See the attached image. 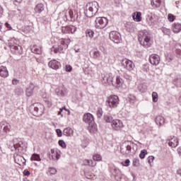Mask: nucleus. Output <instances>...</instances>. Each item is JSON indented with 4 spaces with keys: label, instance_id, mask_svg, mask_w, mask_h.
Instances as JSON below:
<instances>
[{
    "label": "nucleus",
    "instance_id": "1",
    "mask_svg": "<svg viewBox=\"0 0 181 181\" xmlns=\"http://www.w3.org/2000/svg\"><path fill=\"white\" fill-rule=\"evenodd\" d=\"M138 40L141 46L146 48L151 47L152 43H153V40H152L149 32L146 30H143L139 32Z\"/></svg>",
    "mask_w": 181,
    "mask_h": 181
},
{
    "label": "nucleus",
    "instance_id": "2",
    "mask_svg": "<svg viewBox=\"0 0 181 181\" xmlns=\"http://www.w3.org/2000/svg\"><path fill=\"white\" fill-rule=\"evenodd\" d=\"M83 122L88 124V129L91 133L97 132V125H95V122H94V116L91 113H86L83 115Z\"/></svg>",
    "mask_w": 181,
    "mask_h": 181
},
{
    "label": "nucleus",
    "instance_id": "3",
    "mask_svg": "<svg viewBox=\"0 0 181 181\" xmlns=\"http://www.w3.org/2000/svg\"><path fill=\"white\" fill-rule=\"evenodd\" d=\"M97 12H98V3L97 1L88 3L84 11V13L88 18H93Z\"/></svg>",
    "mask_w": 181,
    "mask_h": 181
},
{
    "label": "nucleus",
    "instance_id": "4",
    "mask_svg": "<svg viewBox=\"0 0 181 181\" xmlns=\"http://www.w3.org/2000/svg\"><path fill=\"white\" fill-rule=\"evenodd\" d=\"M69 43H70V39H60L58 41L57 46L52 47V52L54 53H63L69 47Z\"/></svg>",
    "mask_w": 181,
    "mask_h": 181
},
{
    "label": "nucleus",
    "instance_id": "5",
    "mask_svg": "<svg viewBox=\"0 0 181 181\" xmlns=\"http://www.w3.org/2000/svg\"><path fill=\"white\" fill-rule=\"evenodd\" d=\"M107 105L109 108H117L119 105V98L117 95H112L107 98Z\"/></svg>",
    "mask_w": 181,
    "mask_h": 181
},
{
    "label": "nucleus",
    "instance_id": "6",
    "mask_svg": "<svg viewBox=\"0 0 181 181\" xmlns=\"http://www.w3.org/2000/svg\"><path fill=\"white\" fill-rule=\"evenodd\" d=\"M95 22L97 29H104V28H106L108 25V19L105 17H98Z\"/></svg>",
    "mask_w": 181,
    "mask_h": 181
},
{
    "label": "nucleus",
    "instance_id": "7",
    "mask_svg": "<svg viewBox=\"0 0 181 181\" xmlns=\"http://www.w3.org/2000/svg\"><path fill=\"white\" fill-rule=\"evenodd\" d=\"M132 149V143H131L130 141H124L121 146L120 152L123 155H129V153H131Z\"/></svg>",
    "mask_w": 181,
    "mask_h": 181
},
{
    "label": "nucleus",
    "instance_id": "8",
    "mask_svg": "<svg viewBox=\"0 0 181 181\" xmlns=\"http://www.w3.org/2000/svg\"><path fill=\"white\" fill-rule=\"evenodd\" d=\"M114 80V76H112V74H102V84L103 86H111Z\"/></svg>",
    "mask_w": 181,
    "mask_h": 181
},
{
    "label": "nucleus",
    "instance_id": "9",
    "mask_svg": "<svg viewBox=\"0 0 181 181\" xmlns=\"http://www.w3.org/2000/svg\"><path fill=\"white\" fill-rule=\"evenodd\" d=\"M34 115L39 117L43 115L45 112V106L41 103H35L33 105Z\"/></svg>",
    "mask_w": 181,
    "mask_h": 181
},
{
    "label": "nucleus",
    "instance_id": "10",
    "mask_svg": "<svg viewBox=\"0 0 181 181\" xmlns=\"http://www.w3.org/2000/svg\"><path fill=\"white\" fill-rule=\"evenodd\" d=\"M110 127L113 131H121L124 128V123L120 119H115Z\"/></svg>",
    "mask_w": 181,
    "mask_h": 181
},
{
    "label": "nucleus",
    "instance_id": "11",
    "mask_svg": "<svg viewBox=\"0 0 181 181\" xmlns=\"http://www.w3.org/2000/svg\"><path fill=\"white\" fill-rule=\"evenodd\" d=\"M67 21H71V22H74V21H77L78 18V13L76 10H69L68 13L65 15Z\"/></svg>",
    "mask_w": 181,
    "mask_h": 181
},
{
    "label": "nucleus",
    "instance_id": "12",
    "mask_svg": "<svg viewBox=\"0 0 181 181\" xmlns=\"http://www.w3.org/2000/svg\"><path fill=\"white\" fill-rule=\"evenodd\" d=\"M122 66L124 67V69L129 70V71H132V70H134V67H135V64H134L133 62L128 59H122Z\"/></svg>",
    "mask_w": 181,
    "mask_h": 181
},
{
    "label": "nucleus",
    "instance_id": "13",
    "mask_svg": "<svg viewBox=\"0 0 181 181\" xmlns=\"http://www.w3.org/2000/svg\"><path fill=\"white\" fill-rule=\"evenodd\" d=\"M49 158L51 160H59L60 159V151L54 148L51 149L49 153Z\"/></svg>",
    "mask_w": 181,
    "mask_h": 181
},
{
    "label": "nucleus",
    "instance_id": "14",
    "mask_svg": "<svg viewBox=\"0 0 181 181\" xmlns=\"http://www.w3.org/2000/svg\"><path fill=\"white\" fill-rule=\"evenodd\" d=\"M110 39L114 43H119L121 42V35L117 31H112L110 33Z\"/></svg>",
    "mask_w": 181,
    "mask_h": 181
},
{
    "label": "nucleus",
    "instance_id": "15",
    "mask_svg": "<svg viewBox=\"0 0 181 181\" xmlns=\"http://www.w3.org/2000/svg\"><path fill=\"white\" fill-rule=\"evenodd\" d=\"M14 160L15 163L20 166H25V165H26V160L25 159V158L18 153L14 154Z\"/></svg>",
    "mask_w": 181,
    "mask_h": 181
},
{
    "label": "nucleus",
    "instance_id": "16",
    "mask_svg": "<svg viewBox=\"0 0 181 181\" xmlns=\"http://www.w3.org/2000/svg\"><path fill=\"white\" fill-rule=\"evenodd\" d=\"M149 62L153 66H158L160 62V57L158 54H153L149 57Z\"/></svg>",
    "mask_w": 181,
    "mask_h": 181
},
{
    "label": "nucleus",
    "instance_id": "17",
    "mask_svg": "<svg viewBox=\"0 0 181 181\" xmlns=\"http://www.w3.org/2000/svg\"><path fill=\"white\" fill-rule=\"evenodd\" d=\"M55 93L58 97H64L67 95V90L64 86H61L56 88Z\"/></svg>",
    "mask_w": 181,
    "mask_h": 181
},
{
    "label": "nucleus",
    "instance_id": "18",
    "mask_svg": "<svg viewBox=\"0 0 181 181\" xmlns=\"http://www.w3.org/2000/svg\"><path fill=\"white\" fill-rule=\"evenodd\" d=\"M168 145L171 146V148H176V146L179 145V139L175 136H170L168 140Z\"/></svg>",
    "mask_w": 181,
    "mask_h": 181
},
{
    "label": "nucleus",
    "instance_id": "19",
    "mask_svg": "<svg viewBox=\"0 0 181 181\" xmlns=\"http://www.w3.org/2000/svg\"><path fill=\"white\" fill-rule=\"evenodd\" d=\"M48 66L49 67H50V69H53V70H59V69L62 67V64H60V62L55 59L50 61L48 63Z\"/></svg>",
    "mask_w": 181,
    "mask_h": 181
},
{
    "label": "nucleus",
    "instance_id": "20",
    "mask_svg": "<svg viewBox=\"0 0 181 181\" xmlns=\"http://www.w3.org/2000/svg\"><path fill=\"white\" fill-rule=\"evenodd\" d=\"M124 85V79L121 76H117L115 81H113L112 86L116 88H119Z\"/></svg>",
    "mask_w": 181,
    "mask_h": 181
},
{
    "label": "nucleus",
    "instance_id": "21",
    "mask_svg": "<svg viewBox=\"0 0 181 181\" xmlns=\"http://www.w3.org/2000/svg\"><path fill=\"white\" fill-rule=\"evenodd\" d=\"M16 151H18L19 153H25V146H23V142L19 141L18 143L13 145Z\"/></svg>",
    "mask_w": 181,
    "mask_h": 181
},
{
    "label": "nucleus",
    "instance_id": "22",
    "mask_svg": "<svg viewBox=\"0 0 181 181\" xmlns=\"http://www.w3.org/2000/svg\"><path fill=\"white\" fill-rule=\"evenodd\" d=\"M77 30V28L74 27V25H69L66 27H63L62 28V32L64 33H74Z\"/></svg>",
    "mask_w": 181,
    "mask_h": 181
},
{
    "label": "nucleus",
    "instance_id": "23",
    "mask_svg": "<svg viewBox=\"0 0 181 181\" xmlns=\"http://www.w3.org/2000/svg\"><path fill=\"white\" fill-rule=\"evenodd\" d=\"M63 134L65 136H73L74 135V130L71 127H66L64 129Z\"/></svg>",
    "mask_w": 181,
    "mask_h": 181
},
{
    "label": "nucleus",
    "instance_id": "24",
    "mask_svg": "<svg viewBox=\"0 0 181 181\" xmlns=\"http://www.w3.org/2000/svg\"><path fill=\"white\" fill-rule=\"evenodd\" d=\"M0 76L1 77H4V78H6V77H8V76H9L6 66H0Z\"/></svg>",
    "mask_w": 181,
    "mask_h": 181
},
{
    "label": "nucleus",
    "instance_id": "25",
    "mask_svg": "<svg viewBox=\"0 0 181 181\" xmlns=\"http://www.w3.org/2000/svg\"><path fill=\"white\" fill-rule=\"evenodd\" d=\"M10 49H11V51L13 53H16V54H22V47L19 46L18 44L16 45H14L13 47Z\"/></svg>",
    "mask_w": 181,
    "mask_h": 181
},
{
    "label": "nucleus",
    "instance_id": "26",
    "mask_svg": "<svg viewBox=\"0 0 181 181\" xmlns=\"http://www.w3.org/2000/svg\"><path fill=\"white\" fill-rule=\"evenodd\" d=\"M34 11L36 13H42L45 11V5L43 4H38L35 6Z\"/></svg>",
    "mask_w": 181,
    "mask_h": 181
},
{
    "label": "nucleus",
    "instance_id": "27",
    "mask_svg": "<svg viewBox=\"0 0 181 181\" xmlns=\"http://www.w3.org/2000/svg\"><path fill=\"white\" fill-rule=\"evenodd\" d=\"M174 33H180L181 32V24L180 23H175L172 25Z\"/></svg>",
    "mask_w": 181,
    "mask_h": 181
},
{
    "label": "nucleus",
    "instance_id": "28",
    "mask_svg": "<svg viewBox=\"0 0 181 181\" xmlns=\"http://www.w3.org/2000/svg\"><path fill=\"white\" fill-rule=\"evenodd\" d=\"M33 90H35V86L30 84L25 90L27 97H30L33 94Z\"/></svg>",
    "mask_w": 181,
    "mask_h": 181
},
{
    "label": "nucleus",
    "instance_id": "29",
    "mask_svg": "<svg viewBox=\"0 0 181 181\" xmlns=\"http://www.w3.org/2000/svg\"><path fill=\"white\" fill-rule=\"evenodd\" d=\"M141 15V12L136 11L132 14V18L135 22H141L142 21Z\"/></svg>",
    "mask_w": 181,
    "mask_h": 181
},
{
    "label": "nucleus",
    "instance_id": "30",
    "mask_svg": "<svg viewBox=\"0 0 181 181\" xmlns=\"http://www.w3.org/2000/svg\"><path fill=\"white\" fill-rule=\"evenodd\" d=\"M1 129H3L4 132L8 134V132H11V124L5 122L1 125Z\"/></svg>",
    "mask_w": 181,
    "mask_h": 181
},
{
    "label": "nucleus",
    "instance_id": "31",
    "mask_svg": "<svg viewBox=\"0 0 181 181\" xmlns=\"http://www.w3.org/2000/svg\"><path fill=\"white\" fill-rule=\"evenodd\" d=\"M31 52L35 53L36 54H42V48L37 45H34L31 48Z\"/></svg>",
    "mask_w": 181,
    "mask_h": 181
},
{
    "label": "nucleus",
    "instance_id": "32",
    "mask_svg": "<svg viewBox=\"0 0 181 181\" xmlns=\"http://www.w3.org/2000/svg\"><path fill=\"white\" fill-rule=\"evenodd\" d=\"M156 124L159 125V127H160V125H163V124H165V118L162 116L157 117L156 118Z\"/></svg>",
    "mask_w": 181,
    "mask_h": 181
},
{
    "label": "nucleus",
    "instance_id": "33",
    "mask_svg": "<svg viewBox=\"0 0 181 181\" xmlns=\"http://www.w3.org/2000/svg\"><path fill=\"white\" fill-rule=\"evenodd\" d=\"M162 4V0H152L151 6L153 8H160Z\"/></svg>",
    "mask_w": 181,
    "mask_h": 181
},
{
    "label": "nucleus",
    "instance_id": "34",
    "mask_svg": "<svg viewBox=\"0 0 181 181\" xmlns=\"http://www.w3.org/2000/svg\"><path fill=\"white\" fill-rule=\"evenodd\" d=\"M104 120L105 122H107L108 124H110L112 125V122H114V117L111 115H106L104 116Z\"/></svg>",
    "mask_w": 181,
    "mask_h": 181
},
{
    "label": "nucleus",
    "instance_id": "35",
    "mask_svg": "<svg viewBox=\"0 0 181 181\" xmlns=\"http://www.w3.org/2000/svg\"><path fill=\"white\" fill-rule=\"evenodd\" d=\"M16 45H18V40H16V39L12 38L11 40H8V47L10 49L14 46H16Z\"/></svg>",
    "mask_w": 181,
    "mask_h": 181
},
{
    "label": "nucleus",
    "instance_id": "36",
    "mask_svg": "<svg viewBox=\"0 0 181 181\" xmlns=\"http://www.w3.org/2000/svg\"><path fill=\"white\" fill-rule=\"evenodd\" d=\"M90 56H92L93 59H98L101 56V53L98 50L93 51L91 52Z\"/></svg>",
    "mask_w": 181,
    "mask_h": 181
},
{
    "label": "nucleus",
    "instance_id": "37",
    "mask_svg": "<svg viewBox=\"0 0 181 181\" xmlns=\"http://www.w3.org/2000/svg\"><path fill=\"white\" fill-rule=\"evenodd\" d=\"M47 173L50 175V176H52V175H56L57 173V170H56V168H48V172H47Z\"/></svg>",
    "mask_w": 181,
    "mask_h": 181
},
{
    "label": "nucleus",
    "instance_id": "38",
    "mask_svg": "<svg viewBox=\"0 0 181 181\" xmlns=\"http://www.w3.org/2000/svg\"><path fill=\"white\" fill-rule=\"evenodd\" d=\"M14 93L17 95H22V94L23 93V89L21 87H18L15 89Z\"/></svg>",
    "mask_w": 181,
    "mask_h": 181
},
{
    "label": "nucleus",
    "instance_id": "39",
    "mask_svg": "<svg viewBox=\"0 0 181 181\" xmlns=\"http://www.w3.org/2000/svg\"><path fill=\"white\" fill-rule=\"evenodd\" d=\"M31 160H37V162H40V160H42L40 159V156L36 153H34L32 156H31Z\"/></svg>",
    "mask_w": 181,
    "mask_h": 181
},
{
    "label": "nucleus",
    "instance_id": "40",
    "mask_svg": "<svg viewBox=\"0 0 181 181\" xmlns=\"http://www.w3.org/2000/svg\"><path fill=\"white\" fill-rule=\"evenodd\" d=\"M158 93L156 92L152 93V100L153 103H158Z\"/></svg>",
    "mask_w": 181,
    "mask_h": 181
},
{
    "label": "nucleus",
    "instance_id": "41",
    "mask_svg": "<svg viewBox=\"0 0 181 181\" xmlns=\"http://www.w3.org/2000/svg\"><path fill=\"white\" fill-rule=\"evenodd\" d=\"M86 37H90V39H91V37H94V31L88 30L86 31Z\"/></svg>",
    "mask_w": 181,
    "mask_h": 181
},
{
    "label": "nucleus",
    "instance_id": "42",
    "mask_svg": "<svg viewBox=\"0 0 181 181\" xmlns=\"http://www.w3.org/2000/svg\"><path fill=\"white\" fill-rule=\"evenodd\" d=\"M168 19L169 21V22H174L175 19H176V16H175L172 13H169L168 15Z\"/></svg>",
    "mask_w": 181,
    "mask_h": 181
},
{
    "label": "nucleus",
    "instance_id": "43",
    "mask_svg": "<svg viewBox=\"0 0 181 181\" xmlns=\"http://www.w3.org/2000/svg\"><path fill=\"white\" fill-rule=\"evenodd\" d=\"M138 90H139V91H141V93H145V91H146V86H145V85H140L138 87Z\"/></svg>",
    "mask_w": 181,
    "mask_h": 181
},
{
    "label": "nucleus",
    "instance_id": "44",
    "mask_svg": "<svg viewBox=\"0 0 181 181\" xmlns=\"http://www.w3.org/2000/svg\"><path fill=\"white\" fill-rule=\"evenodd\" d=\"M146 153H148V151L146 150L141 151L140 154H139V158L141 159H144L145 158V156L146 155Z\"/></svg>",
    "mask_w": 181,
    "mask_h": 181
},
{
    "label": "nucleus",
    "instance_id": "45",
    "mask_svg": "<svg viewBox=\"0 0 181 181\" xmlns=\"http://www.w3.org/2000/svg\"><path fill=\"white\" fill-rule=\"evenodd\" d=\"M103 108L99 107V108L98 109V111H97V116H98V118H101V117H103Z\"/></svg>",
    "mask_w": 181,
    "mask_h": 181
},
{
    "label": "nucleus",
    "instance_id": "46",
    "mask_svg": "<svg viewBox=\"0 0 181 181\" xmlns=\"http://www.w3.org/2000/svg\"><path fill=\"white\" fill-rule=\"evenodd\" d=\"M99 49L100 52H103V54H107V53H108L107 51V48L103 45L100 46Z\"/></svg>",
    "mask_w": 181,
    "mask_h": 181
},
{
    "label": "nucleus",
    "instance_id": "47",
    "mask_svg": "<svg viewBox=\"0 0 181 181\" xmlns=\"http://www.w3.org/2000/svg\"><path fill=\"white\" fill-rule=\"evenodd\" d=\"M162 30H163V33H164V35H167L168 36H169L170 35V29L166 28H163Z\"/></svg>",
    "mask_w": 181,
    "mask_h": 181
},
{
    "label": "nucleus",
    "instance_id": "48",
    "mask_svg": "<svg viewBox=\"0 0 181 181\" xmlns=\"http://www.w3.org/2000/svg\"><path fill=\"white\" fill-rule=\"evenodd\" d=\"M147 22L150 26H153V16H151V17H148V18H147Z\"/></svg>",
    "mask_w": 181,
    "mask_h": 181
},
{
    "label": "nucleus",
    "instance_id": "49",
    "mask_svg": "<svg viewBox=\"0 0 181 181\" xmlns=\"http://www.w3.org/2000/svg\"><path fill=\"white\" fill-rule=\"evenodd\" d=\"M58 144H59V146H62L63 148V149H66V143L64 142V141L59 140L58 141Z\"/></svg>",
    "mask_w": 181,
    "mask_h": 181
},
{
    "label": "nucleus",
    "instance_id": "50",
    "mask_svg": "<svg viewBox=\"0 0 181 181\" xmlns=\"http://www.w3.org/2000/svg\"><path fill=\"white\" fill-rule=\"evenodd\" d=\"M101 159H103V158L100 154H95L93 156V160H101Z\"/></svg>",
    "mask_w": 181,
    "mask_h": 181
},
{
    "label": "nucleus",
    "instance_id": "51",
    "mask_svg": "<svg viewBox=\"0 0 181 181\" xmlns=\"http://www.w3.org/2000/svg\"><path fill=\"white\" fill-rule=\"evenodd\" d=\"M97 165V163L93 161V160H88V166H91L92 168L95 166Z\"/></svg>",
    "mask_w": 181,
    "mask_h": 181
},
{
    "label": "nucleus",
    "instance_id": "52",
    "mask_svg": "<svg viewBox=\"0 0 181 181\" xmlns=\"http://www.w3.org/2000/svg\"><path fill=\"white\" fill-rule=\"evenodd\" d=\"M155 160V157L153 156H150L148 158V162L151 165V163H153V162Z\"/></svg>",
    "mask_w": 181,
    "mask_h": 181
},
{
    "label": "nucleus",
    "instance_id": "53",
    "mask_svg": "<svg viewBox=\"0 0 181 181\" xmlns=\"http://www.w3.org/2000/svg\"><path fill=\"white\" fill-rule=\"evenodd\" d=\"M43 98H44V101L46 103L47 106L52 107V102H50V100H47V98H45V97H43Z\"/></svg>",
    "mask_w": 181,
    "mask_h": 181
},
{
    "label": "nucleus",
    "instance_id": "54",
    "mask_svg": "<svg viewBox=\"0 0 181 181\" xmlns=\"http://www.w3.org/2000/svg\"><path fill=\"white\" fill-rule=\"evenodd\" d=\"M166 60L168 61V62H172V60H173V56H172V55H170V54H168L167 56H166Z\"/></svg>",
    "mask_w": 181,
    "mask_h": 181
},
{
    "label": "nucleus",
    "instance_id": "55",
    "mask_svg": "<svg viewBox=\"0 0 181 181\" xmlns=\"http://www.w3.org/2000/svg\"><path fill=\"white\" fill-rule=\"evenodd\" d=\"M130 162L129 159H127L124 162L122 163V165H123V166H128Z\"/></svg>",
    "mask_w": 181,
    "mask_h": 181
},
{
    "label": "nucleus",
    "instance_id": "56",
    "mask_svg": "<svg viewBox=\"0 0 181 181\" xmlns=\"http://www.w3.org/2000/svg\"><path fill=\"white\" fill-rule=\"evenodd\" d=\"M65 70H66V71L70 72V71H71V70H73V68L70 65H66Z\"/></svg>",
    "mask_w": 181,
    "mask_h": 181
},
{
    "label": "nucleus",
    "instance_id": "57",
    "mask_svg": "<svg viewBox=\"0 0 181 181\" xmlns=\"http://www.w3.org/2000/svg\"><path fill=\"white\" fill-rule=\"evenodd\" d=\"M56 132L58 136H62L63 133L62 132V130L60 129H57Z\"/></svg>",
    "mask_w": 181,
    "mask_h": 181
},
{
    "label": "nucleus",
    "instance_id": "58",
    "mask_svg": "<svg viewBox=\"0 0 181 181\" xmlns=\"http://www.w3.org/2000/svg\"><path fill=\"white\" fill-rule=\"evenodd\" d=\"M88 159H85L82 160V165H83V166H88Z\"/></svg>",
    "mask_w": 181,
    "mask_h": 181
},
{
    "label": "nucleus",
    "instance_id": "59",
    "mask_svg": "<svg viewBox=\"0 0 181 181\" xmlns=\"http://www.w3.org/2000/svg\"><path fill=\"white\" fill-rule=\"evenodd\" d=\"M5 26L8 30H12V26L8 23H6Z\"/></svg>",
    "mask_w": 181,
    "mask_h": 181
},
{
    "label": "nucleus",
    "instance_id": "60",
    "mask_svg": "<svg viewBox=\"0 0 181 181\" xmlns=\"http://www.w3.org/2000/svg\"><path fill=\"white\" fill-rule=\"evenodd\" d=\"M12 83H13V86H17V84H18V83H19V81H18V79H13L12 81Z\"/></svg>",
    "mask_w": 181,
    "mask_h": 181
},
{
    "label": "nucleus",
    "instance_id": "61",
    "mask_svg": "<svg viewBox=\"0 0 181 181\" xmlns=\"http://www.w3.org/2000/svg\"><path fill=\"white\" fill-rule=\"evenodd\" d=\"M23 175H25V176H29V175H30V173L28 170H25L23 172Z\"/></svg>",
    "mask_w": 181,
    "mask_h": 181
},
{
    "label": "nucleus",
    "instance_id": "62",
    "mask_svg": "<svg viewBox=\"0 0 181 181\" xmlns=\"http://www.w3.org/2000/svg\"><path fill=\"white\" fill-rule=\"evenodd\" d=\"M176 173L178 176L181 177V168H179L178 170H177Z\"/></svg>",
    "mask_w": 181,
    "mask_h": 181
},
{
    "label": "nucleus",
    "instance_id": "63",
    "mask_svg": "<svg viewBox=\"0 0 181 181\" xmlns=\"http://www.w3.org/2000/svg\"><path fill=\"white\" fill-rule=\"evenodd\" d=\"M63 110H64V108H61L59 110V111L58 112V115H61V117H63V115L62 114V112H63Z\"/></svg>",
    "mask_w": 181,
    "mask_h": 181
},
{
    "label": "nucleus",
    "instance_id": "64",
    "mask_svg": "<svg viewBox=\"0 0 181 181\" xmlns=\"http://www.w3.org/2000/svg\"><path fill=\"white\" fill-rule=\"evenodd\" d=\"M177 152H178L179 155H180V156H181V147H180V148L177 149Z\"/></svg>",
    "mask_w": 181,
    "mask_h": 181
}]
</instances>
